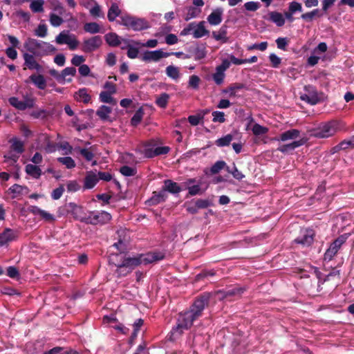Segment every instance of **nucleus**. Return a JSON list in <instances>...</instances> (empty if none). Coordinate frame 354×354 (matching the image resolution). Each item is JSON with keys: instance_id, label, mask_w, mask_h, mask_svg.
Listing matches in <instances>:
<instances>
[{"instance_id": "f257e3e1", "label": "nucleus", "mask_w": 354, "mask_h": 354, "mask_svg": "<svg viewBox=\"0 0 354 354\" xmlns=\"http://www.w3.org/2000/svg\"><path fill=\"white\" fill-rule=\"evenodd\" d=\"M211 295L209 292H203L198 296L189 310L178 314L176 324L167 335V339L169 342H175L178 339L185 330L189 329L194 321L199 319L206 306H208Z\"/></svg>"}, {"instance_id": "f03ea898", "label": "nucleus", "mask_w": 354, "mask_h": 354, "mask_svg": "<svg viewBox=\"0 0 354 354\" xmlns=\"http://www.w3.org/2000/svg\"><path fill=\"white\" fill-rule=\"evenodd\" d=\"M165 255L160 252H149L147 254H140L133 257H124L122 259L123 266L129 268L131 271L140 264L147 265L162 260Z\"/></svg>"}, {"instance_id": "7ed1b4c3", "label": "nucleus", "mask_w": 354, "mask_h": 354, "mask_svg": "<svg viewBox=\"0 0 354 354\" xmlns=\"http://www.w3.org/2000/svg\"><path fill=\"white\" fill-rule=\"evenodd\" d=\"M24 46L29 53L37 57L46 56L57 51V48L50 43L30 37L26 40Z\"/></svg>"}, {"instance_id": "20e7f679", "label": "nucleus", "mask_w": 354, "mask_h": 354, "mask_svg": "<svg viewBox=\"0 0 354 354\" xmlns=\"http://www.w3.org/2000/svg\"><path fill=\"white\" fill-rule=\"evenodd\" d=\"M341 122L337 120H330L321 123L317 127L311 131V136L316 138H328L334 136L340 129Z\"/></svg>"}, {"instance_id": "39448f33", "label": "nucleus", "mask_w": 354, "mask_h": 354, "mask_svg": "<svg viewBox=\"0 0 354 354\" xmlns=\"http://www.w3.org/2000/svg\"><path fill=\"white\" fill-rule=\"evenodd\" d=\"M304 93L301 94L300 99L310 105H315L322 101V98L315 86L306 85L304 86Z\"/></svg>"}, {"instance_id": "423d86ee", "label": "nucleus", "mask_w": 354, "mask_h": 354, "mask_svg": "<svg viewBox=\"0 0 354 354\" xmlns=\"http://www.w3.org/2000/svg\"><path fill=\"white\" fill-rule=\"evenodd\" d=\"M111 219V215L104 211L95 213L91 212L90 215L86 216L84 220V223L90 225H98L104 224L110 221Z\"/></svg>"}, {"instance_id": "0eeeda50", "label": "nucleus", "mask_w": 354, "mask_h": 354, "mask_svg": "<svg viewBox=\"0 0 354 354\" xmlns=\"http://www.w3.org/2000/svg\"><path fill=\"white\" fill-rule=\"evenodd\" d=\"M315 232L311 229L301 230L300 234L294 240V243L303 247H308L314 241Z\"/></svg>"}, {"instance_id": "6e6552de", "label": "nucleus", "mask_w": 354, "mask_h": 354, "mask_svg": "<svg viewBox=\"0 0 354 354\" xmlns=\"http://www.w3.org/2000/svg\"><path fill=\"white\" fill-rule=\"evenodd\" d=\"M102 44V39L101 36L96 35L89 39H85L82 46V50L86 53H90L97 48Z\"/></svg>"}, {"instance_id": "1a4fd4ad", "label": "nucleus", "mask_w": 354, "mask_h": 354, "mask_svg": "<svg viewBox=\"0 0 354 354\" xmlns=\"http://www.w3.org/2000/svg\"><path fill=\"white\" fill-rule=\"evenodd\" d=\"M117 235L118 240L111 247L115 248L118 251V253L115 254H118L119 257L120 254H124L127 250V240L125 238L126 231L124 230H118Z\"/></svg>"}, {"instance_id": "9d476101", "label": "nucleus", "mask_w": 354, "mask_h": 354, "mask_svg": "<svg viewBox=\"0 0 354 354\" xmlns=\"http://www.w3.org/2000/svg\"><path fill=\"white\" fill-rule=\"evenodd\" d=\"M169 56V53H165L160 49L153 51L147 50L142 55L141 59L144 62H158L162 58Z\"/></svg>"}, {"instance_id": "9b49d317", "label": "nucleus", "mask_w": 354, "mask_h": 354, "mask_svg": "<svg viewBox=\"0 0 354 354\" xmlns=\"http://www.w3.org/2000/svg\"><path fill=\"white\" fill-rule=\"evenodd\" d=\"M66 211L71 214L75 220H79L84 223L86 216H83V208L82 206L75 203L71 202L66 205Z\"/></svg>"}, {"instance_id": "f8f14e48", "label": "nucleus", "mask_w": 354, "mask_h": 354, "mask_svg": "<svg viewBox=\"0 0 354 354\" xmlns=\"http://www.w3.org/2000/svg\"><path fill=\"white\" fill-rule=\"evenodd\" d=\"M35 56V55L32 53H24L23 57L24 59V65L29 70H36L37 71H41L42 70V66L36 61Z\"/></svg>"}, {"instance_id": "ddd939ff", "label": "nucleus", "mask_w": 354, "mask_h": 354, "mask_svg": "<svg viewBox=\"0 0 354 354\" xmlns=\"http://www.w3.org/2000/svg\"><path fill=\"white\" fill-rule=\"evenodd\" d=\"M17 237V233L16 231L10 228H6L3 232L0 234V247L15 240Z\"/></svg>"}, {"instance_id": "4468645a", "label": "nucleus", "mask_w": 354, "mask_h": 354, "mask_svg": "<svg viewBox=\"0 0 354 354\" xmlns=\"http://www.w3.org/2000/svg\"><path fill=\"white\" fill-rule=\"evenodd\" d=\"M118 257V254H111V257L110 258V261L117 267V269L115 270V274L118 277H125L129 273L131 272V270H129V268H126V266H123V262H117V260L115 259V258Z\"/></svg>"}, {"instance_id": "2eb2a0df", "label": "nucleus", "mask_w": 354, "mask_h": 354, "mask_svg": "<svg viewBox=\"0 0 354 354\" xmlns=\"http://www.w3.org/2000/svg\"><path fill=\"white\" fill-rule=\"evenodd\" d=\"M149 27V24L147 20L142 18L134 17L128 29H131L135 31H140L147 29Z\"/></svg>"}, {"instance_id": "dca6fc26", "label": "nucleus", "mask_w": 354, "mask_h": 354, "mask_svg": "<svg viewBox=\"0 0 354 354\" xmlns=\"http://www.w3.org/2000/svg\"><path fill=\"white\" fill-rule=\"evenodd\" d=\"M223 10L221 8H217L214 10L207 17L208 23L212 26H217L220 24L223 20Z\"/></svg>"}, {"instance_id": "f3484780", "label": "nucleus", "mask_w": 354, "mask_h": 354, "mask_svg": "<svg viewBox=\"0 0 354 354\" xmlns=\"http://www.w3.org/2000/svg\"><path fill=\"white\" fill-rule=\"evenodd\" d=\"M167 198V194L163 189L160 192H153L152 196L147 201L149 205H156L162 202H165Z\"/></svg>"}, {"instance_id": "a211bd4d", "label": "nucleus", "mask_w": 354, "mask_h": 354, "mask_svg": "<svg viewBox=\"0 0 354 354\" xmlns=\"http://www.w3.org/2000/svg\"><path fill=\"white\" fill-rule=\"evenodd\" d=\"M300 136V131L298 129H291L280 134L279 138H275L274 140L279 141H287L289 140H295Z\"/></svg>"}, {"instance_id": "6ab92c4d", "label": "nucleus", "mask_w": 354, "mask_h": 354, "mask_svg": "<svg viewBox=\"0 0 354 354\" xmlns=\"http://www.w3.org/2000/svg\"><path fill=\"white\" fill-rule=\"evenodd\" d=\"M162 189L165 193L169 192L174 194H178L183 190V188L177 183L169 179L164 181V186Z\"/></svg>"}, {"instance_id": "aec40b11", "label": "nucleus", "mask_w": 354, "mask_h": 354, "mask_svg": "<svg viewBox=\"0 0 354 354\" xmlns=\"http://www.w3.org/2000/svg\"><path fill=\"white\" fill-rule=\"evenodd\" d=\"M99 181L97 176L93 171L87 172L84 178V189H90L93 188Z\"/></svg>"}, {"instance_id": "412c9836", "label": "nucleus", "mask_w": 354, "mask_h": 354, "mask_svg": "<svg viewBox=\"0 0 354 354\" xmlns=\"http://www.w3.org/2000/svg\"><path fill=\"white\" fill-rule=\"evenodd\" d=\"M244 290H245L243 288L234 286L226 288L225 290L221 291V292L223 294V298L227 299L234 296L240 297Z\"/></svg>"}, {"instance_id": "4be33fe9", "label": "nucleus", "mask_w": 354, "mask_h": 354, "mask_svg": "<svg viewBox=\"0 0 354 354\" xmlns=\"http://www.w3.org/2000/svg\"><path fill=\"white\" fill-rule=\"evenodd\" d=\"M269 20L274 23L278 27H281L285 24V18L283 15L277 11L269 12Z\"/></svg>"}, {"instance_id": "5701e85b", "label": "nucleus", "mask_w": 354, "mask_h": 354, "mask_svg": "<svg viewBox=\"0 0 354 354\" xmlns=\"http://www.w3.org/2000/svg\"><path fill=\"white\" fill-rule=\"evenodd\" d=\"M195 29L193 32L194 38L198 39L201 38L209 34V31L205 27V21H200L198 24H196Z\"/></svg>"}, {"instance_id": "b1692460", "label": "nucleus", "mask_w": 354, "mask_h": 354, "mask_svg": "<svg viewBox=\"0 0 354 354\" xmlns=\"http://www.w3.org/2000/svg\"><path fill=\"white\" fill-rule=\"evenodd\" d=\"M74 97L77 101L82 102L84 104L88 103L91 100V95L87 93L86 88H80L74 95Z\"/></svg>"}, {"instance_id": "393cba45", "label": "nucleus", "mask_w": 354, "mask_h": 354, "mask_svg": "<svg viewBox=\"0 0 354 354\" xmlns=\"http://www.w3.org/2000/svg\"><path fill=\"white\" fill-rule=\"evenodd\" d=\"M30 81L39 89H45L46 87V80L42 75L32 74L29 77Z\"/></svg>"}, {"instance_id": "a878e982", "label": "nucleus", "mask_w": 354, "mask_h": 354, "mask_svg": "<svg viewBox=\"0 0 354 354\" xmlns=\"http://www.w3.org/2000/svg\"><path fill=\"white\" fill-rule=\"evenodd\" d=\"M303 145H304V142L302 140H295L289 144H286V145H283L280 146L279 147H278L277 150L282 153H286L290 151H292Z\"/></svg>"}, {"instance_id": "bb28decb", "label": "nucleus", "mask_w": 354, "mask_h": 354, "mask_svg": "<svg viewBox=\"0 0 354 354\" xmlns=\"http://www.w3.org/2000/svg\"><path fill=\"white\" fill-rule=\"evenodd\" d=\"M122 14L121 10L116 3H113L109 8L107 18L109 21H115L117 17H120Z\"/></svg>"}, {"instance_id": "cd10ccee", "label": "nucleus", "mask_w": 354, "mask_h": 354, "mask_svg": "<svg viewBox=\"0 0 354 354\" xmlns=\"http://www.w3.org/2000/svg\"><path fill=\"white\" fill-rule=\"evenodd\" d=\"M112 109L111 107L102 105L96 111V115L102 121L109 120V114L111 113Z\"/></svg>"}, {"instance_id": "c85d7f7f", "label": "nucleus", "mask_w": 354, "mask_h": 354, "mask_svg": "<svg viewBox=\"0 0 354 354\" xmlns=\"http://www.w3.org/2000/svg\"><path fill=\"white\" fill-rule=\"evenodd\" d=\"M26 172L35 179L39 178L41 175V170L37 165L28 164L25 168Z\"/></svg>"}, {"instance_id": "c756f323", "label": "nucleus", "mask_w": 354, "mask_h": 354, "mask_svg": "<svg viewBox=\"0 0 354 354\" xmlns=\"http://www.w3.org/2000/svg\"><path fill=\"white\" fill-rule=\"evenodd\" d=\"M76 75V68L75 67H66L61 72L62 84H64L66 82H71L72 78H66L67 76L71 75V77H74Z\"/></svg>"}, {"instance_id": "7c9ffc66", "label": "nucleus", "mask_w": 354, "mask_h": 354, "mask_svg": "<svg viewBox=\"0 0 354 354\" xmlns=\"http://www.w3.org/2000/svg\"><path fill=\"white\" fill-rule=\"evenodd\" d=\"M104 38L106 43L111 46L115 47L120 44V37L115 32L107 33L105 35Z\"/></svg>"}, {"instance_id": "2f4dec72", "label": "nucleus", "mask_w": 354, "mask_h": 354, "mask_svg": "<svg viewBox=\"0 0 354 354\" xmlns=\"http://www.w3.org/2000/svg\"><path fill=\"white\" fill-rule=\"evenodd\" d=\"M10 142L11 143V149L17 152L18 154H21L24 151L25 149L24 142L18 140L17 138H12L10 140Z\"/></svg>"}, {"instance_id": "473e14b6", "label": "nucleus", "mask_w": 354, "mask_h": 354, "mask_svg": "<svg viewBox=\"0 0 354 354\" xmlns=\"http://www.w3.org/2000/svg\"><path fill=\"white\" fill-rule=\"evenodd\" d=\"M227 28L226 26H222L218 32L213 31L212 37L216 41H222L223 43L227 41Z\"/></svg>"}, {"instance_id": "72a5a7b5", "label": "nucleus", "mask_w": 354, "mask_h": 354, "mask_svg": "<svg viewBox=\"0 0 354 354\" xmlns=\"http://www.w3.org/2000/svg\"><path fill=\"white\" fill-rule=\"evenodd\" d=\"M194 59L198 61L204 59L207 55L206 48L204 45H198L193 51Z\"/></svg>"}, {"instance_id": "f704fd0d", "label": "nucleus", "mask_w": 354, "mask_h": 354, "mask_svg": "<svg viewBox=\"0 0 354 354\" xmlns=\"http://www.w3.org/2000/svg\"><path fill=\"white\" fill-rule=\"evenodd\" d=\"M9 104L19 111H24L26 109V106L24 104V102L19 100L17 97H10L8 99Z\"/></svg>"}, {"instance_id": "c9c22d12", "label": "nucleus", "mask_w": 354, "mask_h": 354, "mask_svg": "<svg viewBox=\"0 0 354 354\" xmlns=\"http://www.w3.org/2000/svg\"><path fill=\"white\" fill-rule=\"evenodd\" d=\"M186 9L187 10V12L184 19L187 21L191 19L197 17L201 12V10L200 8H196L194 6H189L187 7Z\"/></svg>"}, {"instance_id": "e433bc0d", "label": "nucleus", "mask_w": 354, "mask_h": 354, "mask_svg": "<svg viewBox=\"0 0 354 354\" xmlns=\"http://www.w3.org/2000/svg\"><path fill=\"white\" fill-rule=\"evenodd\" d=\"M90 149L86 148H76L75 150L77 151L84 159L87 161H91L94 158L93 151Z\"/></svg>"}, {"instance_id": "4c0bfd02", "label": "nucleus", "mask_w": 354, "mask_h": 354, "mask_svg": "<svg viewBox=\"0 0 354 354\" xmlns=\"http://www.w3.org/2000/svg\"><path fill=\"white\" fill-rule=\"evenodd\" d=\"M233 140V136L231 134H227L222 138L217 139L215 141V144L216 146L223 147L229 146L231 142Z\"/></svg>"}, {"instance_id": "58836bf2", "label": "nucleus", "mask_w": 354, "mask_h": 354, "mask_svg": "<svg viewBox=\"0 0 354 354\" xmlns=\"http://www.w3.org/2000/svg\"><path fill=\"white\" fill-rule=\"evenodd\" d=\"M84 30L86 32L95 34L100 32V26L95 22L86 23L84 26Z\"/></svg>"}, {"instance_id": "ea45409f", "label": "nucleus", "mask_w": 354, "mask_h": 354, "mask_svg": "<svg viewBox=\"0 0 354 354\" xmlns=\"http://www.w3.org/2000/svg\"><path fill=\"white\" fill-rule=\"evenodd\" d=\"M144 111L142 108L138 109L131 119V124L133 127L138 126L142 120Z\"/></svg>"}, {"instance_id": "a19ab883", "label": "nucleus", "mask_w": 354, "mask_h": 354, "mask_svg": "<svg viewBox=\"0 0 354 354\" xmlns=\"http://www.w3.org/2000/svg\"><path fill=\"white\" fill-rule=\"evenodd\" d=\"M165 71L167 75L173 80H177L180 76L179 69L176 66L172 65L168 66Z\"/></svg>"}, {"instance_id": "79ce46f5", "label": "nucleus", "mask_w": 354, "mask_h": 354, "mask_svg": "<svg viewBox=\"0 0 354 354\" xmlns=\"http://www.w3.org/2000/svg\"><path fill=\"white\" fill-rule=\"evenodd\" d=\"M169 99V94L163 93L156 99V104L160 108H165Z\"/></svg>"}, {"instance_id": "37998d69", "label": "nucleus", "mask_w": 354, "mask_h": 354, "mask_svg": "<svg viewBox=\"0 0 354 354\" xmlns=\"http://www.w3.org/2000/svg\"><path fill=\"white\" fill-rule=\"evenodd\" d=\"M111 95L112 94L110 93L102 91L100 94V102L113 105L116 104V100L113 97H111Z\"/></svg>"}, {"instance_id": "c03bdc74", "label": "nucleus", "mask_w": 354, "mask_h": 354, "mask_svg": "<svg viewBox=\"0 0 354 354\" xmlns=\"http://www.w3.org/2000/svg\"><path fill=\"white\" fill-rule=\"evenodd\" d=\"M226 171L231 174L233 177L238 180H241L245 178V175H243L242 172L236 168L234 163H233V167L232 169L229 166H227Z\"/></svg>"}, {"instance_id": "a18cd8bd", "label": "nucleus", "mask_w": 354, "mask_h": 354, "mask_svg": "<svg viewBox=\"0 0 354 354\" xmlns=\"http://www.w3.org/2000/svg\"><path fill=\"white\" fill-rule=\"evenodd\" d=\"M44 0H34L30 5V8L33 12H42L44 11Z\"/></svg>"}, {"instance_id": "49530a36", "label": "nucleus", "mask_w": 354, "mask_h": 354, "mask_svg": "<svg viewBox=\"0 0 354 354\" xmlns=\"http://www.w3.org/2000/svg\"><path fill=\"white\" fill-rule=\"evenodd\" d=\"M57 161L65 165L67 169H73L76 166L74 160L70 156L59 157L57 158Z\"/></svg>"}, {"instance_id": "de8ad7c7", "label": "nucleus", "mask_w": 354, "mask_h": 354, "mask_svg": "<svg viewBox=\"0 0 354 354\" xmlns=\"http://www.w3.org/2000/svg\"><path fill=\"white\" fill-rule=\"evenodd\" d=\"M338 251H339V250L336 247H335L334 245L330 244V245L326 250V251L324 254V261H330V260H332V259L337 254Z\"/></svg>"}, {"instance_id": "09e8293b", "label": "nucleus", "mask_w": 354, "mask_h": 354, "mask_svg": "<svg viewBox=\"0 0 354 354\" xmlns=\"http://www.w3.org/2000/svg\"><path fill=\"white\" fill-rule=\"evenodd\" d=\"M133 18L134 16L130 15L127 13H124L121 15V16L120 17V21H118V22L120 25H122L128 28L129 26L131 25V23Z\"/></svg>"}, {"instance_id": "8fccbe9b", "label": "nucleus", "mask_w": 354, "mask_h": 354, "mask_svg": "<svg viewBox=\"0 0 354 354\" xmlns=\"http://www.w3.org/2000/svg\"><path fill=\"white\" fill-rule=\"evenodd\" d=\"M226 163L223 160L216 161L211 167L210 171L212 174H216L223 169H226Z\"/></svg>"}, {"instance_id": "3c124183", "label": "nucleus", "mask_w": 354, "mask_h": 354, "mask_svg": "<svg viewBox=\"0 0 354 354\" xmlns=\"http://www.w3.org/2000/svg\"><path fill=\"white\" fill-rule=\"evenodd\" d=\"M49 115V113L45 109L35 110L30 113V116L35 119H46Z\"/></svg>"}, {"instance_id": "603ef678", "label": "nucleus", "mask_w": 354, "mask_h": 354, "mask_svg": "<svg viewBox=\"0 0 354 354\" xmlns=\"http://www.w3.org/2000/svg\"><path fill=\"white\" fill-rule=\"evenodd\" d=\"M24 189L28 190V187L26 186H21L18 184H14L9 188L10 192L15 194V197L23 194Z\"/></svg>"}, {"instance_id": "864d4df0", "label": "nucleus", "mask_w": 354, "mask_h": 354, "mask_svg": "<svg viewBox=\"0 0 354 354\" xmlns=\"http://www.w3.org/2000/svg\"><path fill=\"white\" fill-rule=\"evenodd\" d=\"M120 172L124 176H133L136 174V169L127 165L120 167Z\"/></svg>"}, {"instance_id": "5fc2aeb1", "label": "nucleus", "mask_w": 354, "mask_h": 354, "mask_svg": "<svg viewBox=\"0 0 354 354\" xmlns=\"http://www.w3.org/2000/svg\"><path fill=\"white\" fill-rule=\"evenodd\" d=\"M252 131L255 136H260L266 134L268 131V129L260 125L259 124H254L252 127Z\"/></svg>"}, {"instance_id": "6e6d98bb", "label": "nucleus", "mask_w": 354, "mask_h": 354, "mask_svg": "<svg viewBox=\"0 0 354 354\" xmlns=\"http://www.w3.org/2000/svg\"><path fill=\"white\" fill-rule=\"evenodd\" d=\"M49 21L50 24L54 27H58L64 22V20L61 17L54 13L50 14Z\"/></svg>"}, {"instance_id": "4d7b16f0", "label": "nucleus", "mask_w": 354, "mask_h": 354, "mask_svg": "<svg viewBox=\"0 0 354 354\" xmlns=\"http://www.w3.org/2000/svg\"><path fill=\"white\" fill-rule=\"evenodd\" d=\"M212 116L214 122L223 123L225 122V113L222 111H214L212 112Z\"/></svg>"}, {"instance_id": "13d9d810", "label": "nucleus", "mask_w": 354, "mask_h": 354, "mask_svg": "<svg viewBox=\"0 0 354 354\" xmlns=\"http://www.w3.org/2000/svg\"><path fill=\"white\" fill-rule=\"evenodd\" d=\"M53 10L57 12L59 15H63L65 12V9L62 4L58 0H53L51 2Z\"/></svg>"}, {"instance_id": "bf43d9fd", "label": "nucleus", "mask_w": 354, "mask_h": 354, "mask_svg": "<svg viewBox=\"0 0 354 354\" xmlns=\"http://www.w3.org/2000/svg\"><path fill=\"white\" fill-rule=\"evenodd\" d=\"M268 42L267 41H263L260 44H254L251 46H248L247 49L248 50H259L261 51H264L268 48Z\"/></svg>"}, {"instance_id": "052dcab7", "label": "nucleus", "mask_w": 354, "mask_h": 354, "mask_svg": "<svg viewBox=\"0 0 354 354\" xmlns=\"http://www.w3.org/2000/svg\"><path fill=\"white\" fill-rule=\"evenodd\" d=\"M64 192V187L63 185H60L59 187L53 190L51 193V197L54 200H58L61 198Z\"/></svg>"}, {"instance_id": "680f3d73", "label": "nucleus", "mask_w": 354, "mask_h": 354, "mask_svg": "<svg viewBox=\"0 0 354 354\" xmlns=\"http://www.w3.org/2000/svg\"><path fill=\"white\" fill-rule=\"evenodd\" d=\"M269 59L270 61L272 67L275 68H279L281 62V59L280 57H279L274 53H271L269 55Z\"/></svg>"}, {"instance_id": "e2e57ef3", "label": "nucleus", "mask_w": 354, "mask_h": 354, "mask_svg": "<svg viewBox=\"0 0 354 354\" xmlns=\"http://www.w3.org/2000/svg\"><path fill=\"white\" fill-rule=\"evenodd\" d=\"M35 35L44 37L47 35V26L46 24H39L37 28L35 30Z\"/></svg>"}, {"instance_id": "0e129e2a", "label": "nucleus", "mask_w": 354, "mask_h": 354, "mask_svg": "<svg viewBox=\"0 0 354 354\" xmlns=\"http://www.w3.org/2000/svg\"><path fill=\"white\" fill-rule=\"evenodd\" d=\"M70 37L68 35L62 32L56 37L55 41L58 44H66Z\"/></svg>"}, {"instance_id": "69168bd1", "label": "nucleus", "mask_w": 354, "mask_h": 354, "mask_svg": "<svg viewBox=\"0 0 354 354\" xmlns=\"http://www.w3.org/2000/svg\"><path fill=\"white\" fill-rule=\"evenodd\" d=\"M201 79L199 78V77L196 75H193L189 77V86L194 89H196L198 88Z\"/></svg>"}, {"instance_id": "338daca9", "label": "nucleus", "mask_w": 354, "mask_h": 354, "mask_svg": "<svg viewBox=\"0 0 354 354\" xmlns=\"http://www.w3.org/2000/svg\"><path fill=\"white\" fill-rule=\"evenodd\" d=\"M224 77L225 73L216 69V73L213 74V80L217 85L223 82Z\"/></svg>"}, {"instance_id": "774afa93", "label": "nucleus", "mask_w": 354, "mask_h": 354, "mask_svg": "<svg viewBox=\"0 0 354 354\" xmlns=\"http://www.w3.org/2000/svg\"><path fill=\"white\" fill-rule=\"evenodd\" d=\"M7 275L12 279H17L19 277V272L15 266H9L7 268Z\"/></svg>"}]
</instances>
